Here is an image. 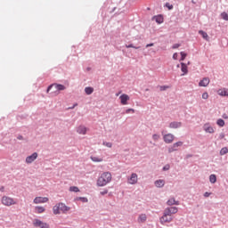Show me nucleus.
<instances>
[{
	"label": "nucleus",
	"instance_id": "nucleus-1",
	"mask_svg": "<svg viewBox=\"0 0 228 228\" xmlns=\"http://www.w3.org/2000/svg\"><path fill=\"white\" fill-rule=\"evenodd\" d=\"M111 179L112 176L110 172H103L97 179L96 184L99 187L106 186V184L111 183Z\"/></svg>",
	"mask_w": 228,
	"mask_h": 228
},
{
	"label": "nucleus",
	"instance_id": "nucleus-2",
	"mask_svg": "<svg viewBox=\"0 0 228 228\" xmlns=\"http://www.w3.org/2000/svg\"><path fill=\"white\" fill-rule=\"evenodd\" d=\"M51 90H53L51 92ZM65 90V86L60 84H53L47 88V94L51 92V95H60V92Z\"/></svg>",
	"mask_w": 228,
	"mask_h": 228
},
{
	"label": "nucleus",
	"instance_id": "nucleus-3",
	"mask_svg": "<svg viewBox=\"0 0 228 228\" xmlns=\"http://www.w3.org/2000/svg\"><path fill=\"white\" fill-rule=\"evenodd\" d=\"M1 202L3 206H6L7 208H10L11 206H15V204H17L15 199L9 196H3L1 199Z\"/></svg>",
	"mask_w": 228,
	"mask_h": 228
},
{
	"label": "nucleus",
	"instance_id": "nucleus-4",
	"mask_svg": "<svg viewBox=\"0 0 228 228\" xmlns=\"http://www.w3.org/2000/svg\"><path fill=\"white\" fill-rule=\"evenodd\" d=\"M172 220H174V217L170 216V214H167V212L164 211V215L160 217V224L165 225V224H170Z\"/></svg>",
	"mask_w": 228,
	"mask_h": 228
},
{
	"label": "nucleus",
	"instance_id": "nucleus-5",
	"mask_svg": "<svg viewBox=\"0 0 228 228\" xmlns=\"http://www.w3.org/2000/svg\"><path fill=\"white\" fill-rule=\"evenodd\" d=\"M128 184H137L138 183V175L136 173H132L127 178Z\"/></svg>",
	"mask_w": 228,
	"mask_h": 228
},
{
	"label": "nucleus",
	"instance_id": "nucleus-6",
	"mask_svg": "<svg viewBox=\"0 0 228 228\" xmlns=\"http://www.w3.org/2000/svg\"><path fill=\"white\" fill-rule=\"evenodd\" d=\"M34 227H40V228H49V224L44 223L39 219H35L33 221Z\"/></svg>",
	"mask_w": 228,
	"mask_h": 228
},
{
	"label": "nucleus",
	"instance_id": "nucleus-7",
	"mask_svg": "<svg viewBox=\"0 0 228 228\" xmlns=\"http://www.w3.org/2000/svg\"><path fill=\"white\" fill-rule=\"evenodd\" d=\"M89 129L88 127H86V126L84 125H79L77 127V134H82L85 136V134H86V133H88Z\"/></svg>",
	"mask_w": 228,
	"mask_h": 228
},
{
	"label": "nucleus",
	"instance_id": "nucleus-8",
	"mask_svg": "<svg viewBox=\"0 0 228 228\" xmlns=\"http://www.w3.org/2000/svg\"><path fill=\"white\" fill-rule=\"evenodd\" d=\"M34 204H45L49 202V198L47 197H36L33 200Z\"/></svg>",
	"mask_w": 228,
	"mask_h": 228
},
{
	"label": "nucleus",
	"instance_id": "nucleus-9",
	"mask_svg": "<svg viewBox=\"0 0 228 228\" xmlns=\"http://www.w3.org/2000/svg\"><path fill=\"white\" fill-rule=\"evenodd\" d=\"M37 158H38V153L34 152L32 155L28 156L25 159V162L29 165L31 163H33V161H35V159H37Z\"/></svg>",
	"mask_w": 228,
	"mask_h": 228
},
{
	"label": "nucleus",
	"instance_id": "nucleus-10",
	"mask_svg": "<svg viewBox=\"0 0 228 228\" xmlns=\"http://www.w3.org/2000/svg\"><path fill=\"white\" fill-rule=\"evenodd\" d=\"M175 138V136H174V134H167L163 136V140H164L165 143H172V142H174Z\"/></svg>",
	"mask_w": 228,
	"mask_h": 228
},
{
	"label": "nucleus",
	"instance_id": "nucleus-11",
	"mask_svg": "<svg viewBox=\"0 0 228 228\" xmlns=\"http://www.w3.org/2000/svg\"><path fill=\"white\" fill-rule=\"evenodd\" d=\"M119 99H120V102L123 106H126L127 104V101H129V95L126 94H123L119 96Z\"/></svg>",
	"mask_w": 228,
	"mask_h": 228
},
{
	"label": "nucleus",
	"instance_id": "nucleus-12",
	"mask_svg": "<svg viewBox=\"0 0 228 228\" xmlns=\"http://www.w3.org/2000/svg\"><path fill=\"white\" fill-rule=\"evenodd\" d=\"M203 129L206 133H209L210 134H213V133H215V128H213V126H211V125H209V123H206L203 126Z\"/></svg>",
	"mask_w": 228,
	"mask_h": 228
},
{
	"label": "nucleus",
	"instance_id": "nucleus-13",
	"mask_svg": "<svg viewBox=\"0 0 228 228\" xmlns=\"http://www.w3.org/2000/svg\"><path fill=\"white\" fill-rule=\"evenodd\" d=\"M167 215H170L172 216V215H175V213H177L178 208L177 207H171V208H167L164 210Z\"/></svg>",
	"mask_w": 228,
	"mask_h": 228
},
{
	"label": "nucleus",
	"instance_id": "nucleus-14",
	"mask_svg": "<svg viewBox=\"0 0 228 228\" xmlns=\"http://www.w3.org/2000/svg\"><path fill=\"white\" fill-rule=\"evenodd\" d=\"M183 126L182 122L173 121L169 124L170 129H179Z\"/></svg>",
	"mask_w": 228,
	"mask_h": 228
},
{
	"label": "nucleus",
	"instance_id": "nucleus-15",
	"mask_svg": "<svg viewBox=\"0 0 228 228\" xmlns=\"http://www.w3.org/2000/svg\"><path fill=\"white\" fill-rule=\"evenodd\" d=\"M178 147H183V142H177L172 145V147L169 148V152H174L175 151H177Z\"/></svg>",
	"mask_w": 228,
	"mask_h": 228
},
{
	"label": "nucleus",
	"instance_id": "nucleus-16",
	"mask_svg": "<svg viewBox=\"0 0 228 228\" xmlns=\"http://www.w3.org/2000/svg\"><path fill=\"white\" fill-rule=\"evenodd\" d=\"M59 208L61 209V212H62L63 214L69 213V211H70V207H67V205H65L64 203H59Z\"/></svg>",
	"mask_w": 228,
	"mask_h": 228
},
{
	"label": "nucleus",
	"instance_id": "nucleus-17",
	"mask_svg": "<svg viewBox=\"0 0 228 228\" xmlns=\"http://www.w3.org/2000/svg\"><path fill=\"white\" fill-rule=\"evenodd\" d=\"M210 81L211 80L209 79V77H204L202 80L200 81L199 86L206 87L209 85Z\"/></svg>",
	"mask_w": 228,
	"mask_h": 228
},
{
	"label": "nucleus",
	"instance_id": "nucleus-18",
	"mask_svg": "<svg viewBox=\"0 0 228 228\" xmlns=\"http://www.w3.org/2000/svg\"><path fill=\"white\" fill-rule=\"evenodd\" d=\"M152 20H153L154 21H156L157 24H163V22H164V19H163V16H162L161 14L157 15V16H154V17L152 18Z\"/></svg>",
	"mask_w": 228,
	"mask_h": 228
},
{
	"label": "nucleus",
	"instance_id": "nucleus-19",
	"mask_svg": "<svg viewBox=\"0 0 228 228\" xmlns=\"http://www.w3.org/2000/svg\"><path fill=\"white\" fill-rule=\"evenodd\" d=\"M35 213L37 215H42V213H45V208L42 206H37L35 207Z\"/></svg>",
	"mask_w": 228,
	"mask_h": 228
},
{
	"label": "nucleus",
	"instance_id": "nucleus-20",
	"mask_svg": "<svg viewBox=\"0 0 228 228\" xmlns=\"http://www.w3.org/2000/svg\"><path fill=\"white\" fill-rule=\"evenodd\" d=\"M146 221H147V215L145 214H141L137 218L138 224H144V222Z\"/></svg>",
	"mask_w": 228,
	"mask_h": 228
},
{
	"label": "nucleus",
	"instance_id": "nucleus-21",
	"mask_svg": "<svg viewBox=\"0 0 228 228\" xmlns=\"http://www.w3.org/2000/svg\"><path fill=\"white\" fill-rule=\"evenodd\" d=\"M218 95H221L222 97H228V89L223 88L219 89L217 91Z\"/></svg>",
	"mask_w": 228,
	"mask_h": 228
},
{
	"label": "nucleus",
	"instance_id": "nucleus-22",
	"mask_svg": "<svg viewBox=\"0 0 228 228\" xmlns=\"http://www.w3.org/2000/svg\"><path fill=\"white\" fill-rule=\"evenodd\" d=\"M181 70L183 72L182 76H186L188 74V65L184 64V62L181 63Z\"/></svg>",
	"mask_w": 228,
	"mask_h": 228
},
{
	"label": "nucleus",
	"instance_id": "nucleus-23",
	"mask_svg": "<svg viewBox=\"0 0 228 228\" xmlns=\"http://www.w3.org/2000/svg\"><path fill=\"white\" fill-rule=\"evenodd\" d=\"M53 215H60V213H61V210L60 209V203L53 206Z\"/></svg>",
	"mask_w": 228,
	"mask_h": 228
},
{
	"label": "nucleus",
	"instance_id": "nucleus-24",
	"mask_svg": "<svg viewBox=\"0 0 228 228\" xmlns=\"http://www.w3.org/2000/svg\"><path fill=\"white\" fill-rule=\"evenodd\" d=\"M155 186L157 188H163L165 186V180H157L155 182Z\"/></svg>",
	"mask_w": 228,
	"mask_h": 228
},
{
	"label": "nucleus",
	"instance_id": "nucleus-25",
	"mask_svg": "<svg viewBox=\"0 0 228 228\" xmlns=\"http://www.w3.org/2000/svg\"><path fill=\"white\" fill-rule=\"evenodd\" d=\"M167 206H179V201H175V199L172 198L167 201Z\"/></svg>",
	"mask_w": 228,
	"mask_h": 228
},
{
	"label": "nucleus",
	"instance_id": "nucleus-26",
	"mask_svg": "<svg viewBox=\"0 0 228 228\" xmlns=\"http://www.w3.org/2000/svg\"><path fill=\"white\" fill-rule=\"evenodd\" d=\"M91 159L94 162V163H101L103 161L102 158L101 157H95V156H91Z\"/></svg>",
	"mask_w": 228,
	"mask_h": 228
},
{
	"label": "nucleus",
	"instance_id": "nucleus-27",
	"mask_svg": "<svg viewBox=\"0 0 228 228\" xmlns=\"http://www.w3.org/2000/svg\"><path fill=\"white\" fill-rule=\"evenodd\" d=\"M85 92L86 95H92L94 94V87H86Z\"/></svg>",
	"mask_w": 228,
	"mask_h": 228
},
{
	"label": "nucleus",
	"instance_id": "nucleus-28",
	"mask_svg": "<svg viewBox=\"0 0 228 228\" xmlns=\"http://www.w3.org/2000/svg\"><path fill=\"white\" fill-rule=\"evenodd\" d=\"M209 182L212 184H215V183H216V175H210L209 176Z\"/></svg>",
	"mask_w": 228,
	"mask_h": 228
},
{
	"label": "nucleus",
	"instance_id": "nucleus-29",
	"mask_svg": "<svg viewBox=\"0 0 228 228\" xmlns=\"http://www.w3.org/2000/svg\"><path fill=\"white\" fill-rule=\"evenodd\" d=\"M216 124L219 126V127H224V126H225V121H224L222 118H219L217 119Z\"/></svg>",
	"mask_w": 228,
	"mask_h": 228
},
{
	"label": "nucleus",
	"instance_id": "nucleus-30",
	"mask_svg": "<svg viewBox=\"0 0 228 228\" xmlns=\"http://www.w3.org/2000/svg\"><path fill=\"white\" fill-rule=\"evenodd\" d=\"M199 33H200V35L202 36V37H203L205 40H208V33L204 32L203 30H200Z\"/></svg>",
	"mask_w": 228,
	"mask_h": 228
},
{
	"label": "nucleus",
	"instance_id": "nucleus-31",
	"mask_svg": "<svg viewBox=\"0 0 228 228\" xmlns=\"http://www.w3.org/2000/svg\"><path fill=\"white\" fill-rule=\"evenodd\" d=\"M228 153V149L227 147H224L221 151H220V155L221 156H225V154Z\"/></svg>",
	"mask_w": 228,
	"mask_h": 228
},
{
	"label": "nucleus",
	"instance_id": "nucleus-32",
	"mask_svg": "<svg viewBox=\"0 0 228 228\" xmlns=\"http://www.w3.org/2000/svg\"><path fill=\"white\" fill-rule=\"evenodd\" d=\"M69 191H74L75 193H77L79 191V188L77 186H71L69 187Z\"/></svg>",
	"mask_w": 228,
	"mask_h": 228
},
{
	"label": "nucleus",
	"instance_id": "nucleus-33",
	"mask_svg": "<svg viewBox=\"0 0 228 228\" xmlns=\"http://www.w3.org/2000/svg\"><path fill=\"white\" fill-rule=\"evenodd\" d=\"M126 49L132 48V49H140V46H134L133 44L126 45Z\"/></svg>",
	"mask_w": 228,
	"mask_h": 228
},
{
	"label": "nucleus",
	"instance_id": "nucleus-34",
	"mask_svg": "<svg viewBox=\"0 0 228 228\" xmlns=\"http://www.w3.org/2000/svg\"><path fill=\"white\" fill-rule=\"evenodd\" d=\"M180 54L182 56L181 57V61H184V60H186L187 54L184 52H181Z\"/></svg>",
	"mask_w": 228,
	"mask_h": 228
},
{
	"label": "nucleus",
	"instance_id": "nucleus-35",
	"mask_svg": "<svg viewBox=\"0 0 228 228\" xmlns=\"http://www.w3.org/2000/svg\"><path fill=\"white\" fill-rule=\"evenodd\" d=\"M168 88H170V86H161L159 87V90H160V92H165V90H168Z\"/></svg>",
	"mask_w": 228,
	"mask_h": 228
},
{
	"label": "nucleus",
	"instance_id": "nucleus-36",
	"mask_svg": "<svg viewBox=\"0 0 228 228\" xmlns=\"http://www.w3.org/2000/svg\"><path fill=\"white\" fill-rule=\"evenodd\" d=\"M221 17H222V19H224V20H228V14H227V12L221 13Z\"/></svg>",
	"mask_w": 228,
	"mask_h": 228
},
{
	"label": "nucleus",
	"instance_id": "nucleus-37",
	"mask_svg": "<svg viewBox=\"0 0 228 228\" xmlns=\"http://www.w3.org/2000/svg\"><path fill=\"white\" fill-rule=\"evenodd\" d=\"M152 138H153L154 142H158L159 140V134H154L152 135Z\"/></svg>",
	"mask_w": 228,
	"mask_h": 228
},
{
	"label": "nucleus",
	"instance_id": "nucleus-38",
	"mask_svg": "<svg viewBox=\"0 0 228 228\" xmlns=\"http://www.w3.org/2000/svg\"><path fill=\"white\" fill-rule=\"evenodd\" d=\"M103 145L105 147H108L109 149H111V147L113 146V144L111 142H103Z\"/></svg>",
	"mask_w": 228,
	"mask_h": 228
},
{
	"label": "nucleus",
	"instance_id": "nucleus-39",
	"mask_svg": "<svg viewBox=\"0 0 228 228\" xmlns=\"http://www.w3.org/2000/svg\"><path fill=\"white\" fill-rule=\"evenodd\" d=\"M77 200H82L83 202H88V199L83 198V197L77 198Z\"/></svg>",
	"mask_w": 228,
	"mask_h": 228
},
{
	"label": "nucleus",
	"instance_id": "nucleus-40",
	"mask_svg": "<svg viewBox=\"0 0 228 228\" xmlns=\"http://www.w3.org/2000/svg\"><path fill=\"white\" fill-rule=\"evenodd\" d=\"M166 7L168 8V10H174V5L170 4L169 3L166 4Z\"/></svg>",
	"mask_w": 228,
	"mask_h": 228
},
{
	"label": "nucleus",
	"instance_id": "nucleus-41",
	"mask_svg": "<svg viewBox=\"0 0 228 228\" xmlns=\"http://www.w3.org/2000/svg\"><path fill=\"white\" fill-rule=\"evenodd\" d=\"M209 98V94L208 93H203L202 94V99H208Z\"/></svg>",
	"mask_w": 228,
	"mask_h": 228
},
{
	"label": "nucleus",
	"instance_id": "nucleus-42",
	"mask_svg": "<svg viewBox=\"0 0 228 228\" xmlns=\"http://www.w3.org/2000/svg\"><path fill=\"white\" fill-rule=\"evenodd\" d=\"M179 47H181V45H179V44H175V45L172 46V49H179Z\"/></svg>",
	"mask_w": 228,
	"mask_h": 228
},
{
	"label": "nucleus",
	"instance_id": "nucleus-43",
	"mask_svg": "<svg viewBox=\"0 0 228 228\" xmlns=\"http://www.w3.org/2000/svg\"><path fill=\"white\" fill-rule=\"evenodd\" d=\"M131 111H132V113H134V109H127V110H126V114H129V113H131Z\"/></svg>",
	"mask_w": 228,
	"mask_h": 228
},
{
	"label": "nucleus",
	"instance_id": "nucleus-44",
	"mask_svg": "<svg viewBox=\"0 0 228 228\" xmlns=\"http://www.w3.org/2000/svg\"><path fill=\"white\" fill-rule=\"evenodd\" d=\"M102 195H107L108 190L104 189L102 191L100 192Z\"/></svg>",
	"mask_w": 228,
	"mask_h": 228
},
{
	"label": "nucleus",
	"instance_id": "nucleus-45",
	"mask_svg": "<svg viewBox=\"0 0 228 228\" xmlns=\"http://www.w3.org/2000/svg\"><path fill=\"white\" fill-rule=\"evenodd\" d=\"M178 54H177V53H175L174 54H173V59L174 60H177V58H178Z\"/></svg>",
	"mask_w": 228,
	"mask_h": 228
},
{
	"label": "nucleus",
	"instance_id": "nucleus-46",
	"mask_svg": "<svg viewBox=\"0 0 228 228\" xmlns=\"http://www.w3.org/2000/svg\"><path fill=\"white\" fill-rule=\"evenodd\" d=\"M163 170H170V166L167 165L163 167Z\"/></svg>",
	"mask_w": 228,
	"mask_h": 228
},
{
	"label": "nucleus",
	"instance_id": "nucleus-47",
	"mask_svg": "<svg viewBox=\"0 0 228 228\" xmlns=\"http://www.w3.org/2000/svg\"><path fill=\"white\" fill-rule=\"evenodd\" d=\"M219 138H220V140H223V138H225V134H220Z\"/></svg>",
	"mask_w": 228,
	"mask_h": 228
},
{
	"label": "nucleus",
	"instance_id": "nucleus-48",
	"mask_svg": "<svg viewBox=\"0 0 228 228\" xmlns=\"http://www.w3.org/2000/svg\"><path fill=\"white\" fill-rule=\"evenodd\" d=\"M209 195H211V192H205L204 193V197H209Z\"/></svg>",
	"mask_w": 228,
	"mask_h": 228
},
{
	"label": "nucleus",
	"instance_id": "nucleus-49",
	"mask_svg": "<svg viewBox=\"0 0 228 228\" xmlns=\"http://www.w3.org/2000/svg\"><path fill=\"white\" fill-rule=\"evenodd\" d=\"M154 45V44H148V45H146V47H152Z\"/></svg>",
	"mask_w": 228,
	"mask_h": 228
},
{
	"label": "nucleus",
	"instance_id": "nucleus-50",
	"mask_svg": "<svg viewBox=\"0 0 228 228\" xmlns=\"http://www.w3.org/2000/svg\"><path fill=\"white\" fill-rule=\"evenodd\" d=\"M223 118L227 119L228 118L227 114H223Z\"/></svg>",
	"mask_w": 228,
	"mask_h": 228
},
{
	"label": "nucleus",
	"instance_id": "nucleus-51",
	"mask_svg": "<svg viewBox=\"0 0 228 228\" xmlns=\"http://www.w3.org/2000/svg\"><path fill=\"white\" fill-rule=\"evenodd\" d=\"M75 106H77V104H75L74 107H75ZM74 107H72L71 110H74Z\"/></svg>",
	"mask_w": 228,
	"mask_h": 228
},
{
	"label": "nucleus",
	"instance_id": "nucleus-52",
	"mask_svg": "<svg viewBox=\"0 0 228 228\" xmlns=\"http://www.w3.org/2000/svg\"><path fill=\"white\" fill-rule=\"evenodd\" d=\"M19 138V140H22V136H20V137H18Z\"/></svg>",
	"mask_w": 228,
	"mask_h": 228
},
{
	"label": "nucleus",
	"instance_id": "nucleus-53",
	"mask_svg": "<svg viewBox=\"0 0 228 228\" xmlns=\"http://www.w3.org/2000/svg\"><path fill=\"white\" fill-rule=\"evenodd\" d=\"M116 95H117V97H118L119 94H117Z\"/></svg>",
	"mask_w": 228,
	"mask_h": 228
}]
</instances>
